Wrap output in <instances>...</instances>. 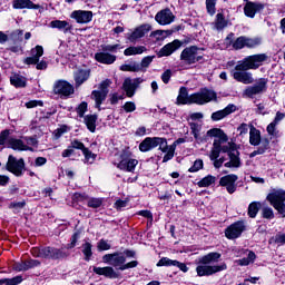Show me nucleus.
<instances>
[{
	"instance_id": "1",
	"label": "nucleus",
	"mask_w": 285,
	"mask_h": 285,
	"mask_svg": "<svg viewBox=\"0 0 285 285\" xmlns=\"http://www.w3.org/2000/svg\"><path fill=\"white\" fill-rule=\"evenodd\" d=\"M102 262L104 264H109V266H94L92 271L96 275H100L107 279H121V273L117 272V268H121L126 262V256L121 252L105 254L102 256Z\"/></svg>"
},
{
	"instance_id": "2",
	"label": "nucleus",
	"mask_w": 285,
	"mask_h": 285,
	"mask_svg": "<svg viewBox=\"0 0 285 285\" xmlns=\"http://www.w3.org/2000/svg\"><path fill=\"white\" fill-rule=\"evenodd\" d=\"M222 259V254L218 252H210L204 256H200L196 264V273L198 277H210L212 275H216V273H222V271H228V265L226 263H222L219 265H210L217 264Z\"/></svg>"
},
{
	"instance_id": "3",
	"label": "nucleus",
	"mask_w": 285,
	"mask_h": 285,
	"mask_svg": "<svg viewBox=\"0 0 285 285\" xmlns=\"http://www.w3.org/2000/svg\"><path fill=\"white\" fill-rule=\"evenodd\" d=\"M6 170L14 175V177H23V174L27 171L29 177H36L37 174L35 171L27 169L26 160L23 158H17L13 155L8 156V160L6 163Z\"/></svg>"
},
{
	"instance_id": "4",
	"label": "nucleus",
	"mask_w": 285,
	"mask_h": 285,
	"mask_svg": "<svg viewBox=\"0 0 285 285\" xmlns=\"http://www.w3.org/2000/svg\"><path fill=\"white\" fill-rule=\"evenodd\" d=\"M264 61H268V55L266 53L247 56L235 66V70H240L242 72L257 70Z\"/></svg>"
},
{
	"instance_id": "5",
	"label": "nucleus",
	"mask_w": 285,
	"mask_h": 285,
	"mask_svg": "<svg viewBox=\"0 0 285 285\" xmlns=\"http://www.w3.org/2000/svg\"><path fill=\"white\" fill-rule=\"evenodd\" d=\"M199 50L206 49L199 48L195 45L186 47L180 53V61H185L187 66H193L194 63H206L204 56L198 55Z\"/></svg>"
},
{
	"instance_id": "6",
	"label": "nucleus",
	"mask_w": 285,
	"mask_h": 285,
	"mask_svg": "<svg viewBox=\"0 0 285 285\" xmlns=\"http://www.w3.org/2000/svg\"><path fill=\"white\" fill-rule=\"evenodd\" d=\"M191 101L197 106H204L210 104V101H217V92L208 89V87L200 88L198 92L191 94Z\"/></svg>"
},
{
	"instance_id": "7",
	"label": "nucleus",
	"mask_w": 285,
	"mask_h": 285,
	"mask_svg": "<svg viewBox=\"0 0 285 285\" xmlns=\"http://www.w3.org/2000/svg\"><path fill=\"white\" fill-rule=\"evenodd\" d=\"M52 95H57L60 99H69L71 95H75V86L68 80H56L52 86Z\"/></svg>"
},
{
	"instance_id": "8",
	"label": "nucleus",
	"mask_w": 285,
	"mask_h": 285,
	"mask_svg": "<svg viewBox=\"0 0 285 285\" xmlns=\"http://www.w3.org/2000/svg\"><path fill=\"white\" fill-rule=\"evenodd\" d=\"M267 202L277 210L279 215L285 214V190L284 189H277L275 191L269 193L266 196Z\"/></svg>"
},
{
	"instance_id": "9",
	"label": "nucleus",
	"mask_w": 285,
	"mask_h": 285,
	"mask_svg": "<svg viewBox=\"0 0 285 285\" xmlns=\"http://www.w3.org/2000/svg\"><path fill=\"white\" fill-rule=\"evenodd\" d=\"M67 257H70V253L63 250V248L42 246V259L59 262L60 259H67Z\"/></svg>"
},
{
	"instance_id": "10",
	"label": "nucleus",
	"mask_w": 285,
	"mask_h": 285,
	"mask_svg": "<svg viewBox=\"0 0 285 285\" xmlns=\"http://www.w3.org/2000/svg\"><path fill=\"white\" fill-rule=\"evenodd\" d=\"M246 233V220H236L225 229L226 239H239Z\"/></svg>"
},
{
	"instance_id": "11",
	"label": "nucleus",
	"mask_w": 285,
	"mask_h": 285,
	"mask_svg": "<svg viewBox=\"0 0 285 285\" xmlns=\"http://www.w3.org/2000/svg\"><path fill=\"white\" fill-rule=\"evenodd\" d=\"M237 179H239V176H237V174L225 175L220 177L219 186L226 188L229 195H234V193H237Z\"/></svg>"
},
{
	"instance_id": "12",
	"label": "nucleus",
	"mask_w": 285,
	"mask_h": 285,
	"mask_svg": "<svg viewBox=\"0 0 285 285\" xmlns=\"http://www.w3.org/2000/svg\"><path fill=\"white\" fill-rule=\"evenodd\" d=\"M264 8H266L265 3L247 0L244 6V14L248 17V19H255V14H262Z\"/></svg>"
},
{
	"instance_id": "13",
	"label": "nucleus",
	"mask_w": 285,
	"mask_h": 285,
	"mask_svg": "<svg viewBox=\"0 0 285 285\" xmlns=\"http://www.w3.org/2000/svg\"><path fill=\"white\" fill-rule=\"evenodd\" d=\"M150 30H153V26L149 23H142L136 27L131 33H128L127 39L130 43H137V41H139V39H144Z\"/></svg>"
},
{
	"instance_id": "14",
	"label": "nucleus",
	"mask_w": 285,
	"mask_h": 285,
	"mask_svg": "<svg viewBox=\"0 0 285 285\" xmlns=\"http://www.w3.org/2000/svg\"><path fill=\"white\" fill-rule=\"evenodd\" d=\"M268 90V78H259L257 83L245 90L247 97H254V95H262Z\"/></svg>"
},
{
	"instance_id": "15",
	"label": "nucleus",
	"mask_w": 285,
	"mask_h": 285,
	"mask_svg": "<svg viewBox=\"0 0 285 285\" xmlns=\"http://www.w3.org/2000/svg\"><path fill=\"white\" fill-rule=\"evenodd\" d=\"M155 21H157L159 26H170V23L175 21V14H173L170 8H166L156 13Z\"/></svg>"
},
{
	"instance_id": "16",
	"label": "nucleus",
	"mask_w": 285,
	"mask_h": 285,
	"mask_svg": "<svg viewBox=\"0 0 285 285\" xmlns=\"http://www.w3.org/2000/svg\"><path fill=\"white\" fill-rule=\"evenodd\" d=\"M164 140L157 137H146L138 146L140 153H150L154 148H157Z\"/></svg>"
},
{
	"instance_id": "17",
	"label": "nucleus",
	"mask_w": 285,
	"mask_h": 285,
	"mask_svg": "<svg viewBox=\"0 0 285 285\" xmlns=\"http://www.w3.org/2000/svg\"><path fill=\"white\" fill-rule=\"evenodd\" d=\"M7 148H11V150H19L20 153H23V151L35 153V148L26 145L23 140L19 138H13V137L8 139Z\"/></svg>"
},
{
	"instance_id": "18",
	"label": "nucleus",
	"mask_w": 285,
	"mask_h": 285,
	"mask_svg": "<svg viewBox=\"0 0 285 285\" xmlns=\"http://www.w3.org/2000/svg\"><path fill=\"white\" fill-rule=\"evenodd\" d=\"M94 13L88 10H75L71 12L70 18L75 19L77 23H90L92 21Z\"/></svg>"
},
{
	"instance_id": "19",
	"label": "nucleus",
	"mask_w": 285,
	"mask_h": 285,
	"mask_svg": "<svg viewBox=\"0 0 285 285\" xmlns=\"http://www.w3.org/2000/svg\"><path fill=\"white\" fill-rule=\"evenodd\" d=\"M236 111L237 106H235L234 104H229L224 109L213 112L210 119L212 121H222V119H226L228 115H233V112Z\"/></svg>"
},
{
	"instance_id": "20",
	"label": "nucleus",
	"mask_w": 285,
	"mask_h": 285,
	"mask_svg": "<svg viewBox=\"0 0 285 285\" xmlns=\"http://www.w3.org/2000/svg\"><path fill=\"white\" fill-rule=\"evenodd\" d=\"M31 57L24 58L23 63H26V66H37L39 63V60L43 57V47L37 45L31 49Z\"/></svg>"
},
{
	"instance_id": "21",
	"label": "nucleus",
	"mask_w": 285,
	"mask_h": 285,
	"mask_svg": "<svg viewBox=\"0 0 285 285\" xmlns=\"http://www.w3.org/2000/svg\"><path fill=\"white\" fill-rule=\"evenodd\" d=\"M181 48V42L179 39H175L174 41L165 45L158 52V57H170L173 52L179 50Z\"/></svg>"
},
{
	"instance_id": "22",
	"label": "nucleus",
	"mask_w": 285,
	"mask_h": 285,
	"mask_svg": "<svg viewBox=\"0 0 285 285\" xmlns=\"http://www.w3.org/2000/svg\"><path fill=\"white\" fill-rule=\"evenodd\" d=\"M13 10H41L40 4H36L32 0H13Z\"/></svg>"
},
{
	"instance_id": "23",
	"label": "nucleus",
	"mask_w": 285,
	"mask_h": 285,
	"mask_svg": "<svg viewBox=\"0 0 285 285\" xmlns=\"http://www.w3.org/2000/svg\"><path fill=\"white\" fill-rule=\"evenodd\" d=\"M176 104L178 106H193V95L188 96V88L180 87Z\"/></svg>"
},
{
	"instance_id": "24",
	"label": "nucleus",
	"mask_w": 285,
	"mask_h": 285,
	"mask_svg": "<svg viewBox=\"0 0 285 285\" xmlns=\"http://www.w3.org/2000/svg\"><path fill=\"white\" fill-rule=\"evenodd\" d=\"M95 59L98 61V63H104L105 66H111V63H115L117 61V56L111 55L107 51H101L95 53Z\"/></svg>"
},
{
	"instance_id": "25",
	"label": "nucleus",
	"mask_w": 285,
	"mask_h": 285,
	"mask_svg": "<svg viewBox=\"0 0 285 285\" xmlns=\"http://www.w3.org/2000/svg\"><path fill=\"white\" fill-rule=\"evenodd\" d=\"M76 88L83 86L90 79V69H78L73 75Z\"/></svg>"
},
{
	"instance_id": "26",
	"label": "nucleus",
	"mask_w": 285,
	"mask_h": 285,
	"mask_svg": "<svg viewBox=\"0 0 285 285\" xmlns=\"http://www.w3.org/2000/svg\"><path fill=\"white\" fill-rule=\"evenodd\" d=\"M139 164V160L131 158L129 160H120L116 167L118 170H124L125 173H135V169L137 168V165Z\"/></svg>"
},
{
	"instance_id": "27",
	"label": "nucleus",
	"mask_w": 285,
	"mask_h": 285,
	"mask_svg": "<svg viewBox=\"0 0 285 285\" xmlns=\"http://www.w3.org/2000/svg\"><path fill=\"white\" fill-rule=\"evenodd\" d=\"M233 78L235 79V81H238L239 83H253V81H255V79H253V73L248 72V71H242V70H236L233 72Z\"/></svg>"
},
{
	"instance_id": "28",
	"label": "nucleus",
	"mask_w": 285,
	"mask_h": 285,
	"mask_svg": "<svg viewBox=\"0 0 285 285\" xmlns=\"http://www.w3.org/2000/svg\"><path fill=\"white\" fill-rule=\"evenodd\" d=\"M49 28L56 29V30H62L65 33L66 32H71L72 30V24L66 20H53L49 23Z\"/></svg>"
},
{
	"instance_id": "29",
	"label": "nucleus",
	"mask_w": 285,
	"mask_h": 285,
	"mask_svg": "<svg viewBox=\"0 0 285 285\" xmlns=\"http://www.w3.org/2000/svg\"><path fill=\"white\" fill-rule=\"evenodd\" d=\"M10 83L13 88H26L28 86V78L20 73H13L10 77Z\"/></svg>"
},
{
	"instance_id": "30",
	"label": "nucleus",
	"mask_w": 285,
	"mask_h": 285,
	"mask_svg": "<svg viewBox=\"0 0 285 285\" xmlns=\"http://www.w3.org/2000/svg\"><path fill=\"white\" fill-rule=\"evenodd\" d=\"M107 98H108V94H104L102 91H99V90L91 91V99L95 101V108H97V110L99 111H101V104H104Z\"/></svg>"
},
{
	"instance_id": "31",
	"label": "nucleus",
	"mask_w": 285,
	"mask_h": 285,
	"mask_svg": "<svg viewBox=\"0 0 285 285\" xmlns=\"http://www.w3.org/2000/svg\"><path fill=\"white\" fill-rule=\"evenodd\" d=\"M249 144L250 146H259V144H262V131L253 125L249 129Z\"/></svg>"
},
{
	"instance_id": "32",
	"label": "nucleus",
	"mask_w": 285,
	"mask_h": 285,
	"mask_svg": "<svg viewBox=\"0 0 285 285\" xmlns=\"http://www.w3.org/2000/svg\"><path fill=\"white\" fill-rule=\"evenodd\" d=\"M83 119H85V125H86L87 129L89 130V132H96L97 119H98L97 114L87 115L83 117Z\"/></svg>"
},
{
	"instance_id": "33",
	"label": "nucleus",
	"mask_w": 285,
	"mask_h": 285,
	"mask_svg": "<svg viewBox=\"0 0 285 285\" xmlns=\"http://www.w3.org/2000/svg\"><path fill=\"white\" fill-rule=\"evenodd\" d=\"M255 259H257V254H255L253 250H249L247 257L236 259L235 263L238 266H250V264H255Z\"/></svg>"
},
{
	"instance_id": "34",
	"label": "nucleus",
	"mask_w": 285,
	"mask_h": 285,
	"mask_svg": "<svg viewBox=\"0 0 285 285\" xmlns=\"http://www.w3.org/2000/svg\"><path fill=\"white\" fill-rule=\"evenodd\" d=\"M207 137H214L215 139H222V141H228V135L222 128H212L207 130Z\"/></svg>"
},
{
	"instance_id": "35",
	"label": "nucleus",
	"mask_w": 285,
	"mask_h": 285,
	"mask_svg": "<svg viewBox=\"0 0 285 285\" xmlns=\"http://www.w3.org/2000/svg\"><path fill=\"white\" fill-rule=\"evenodd\" d=\"M271 149V140L268 138H264L262 140V146H259L256 150H254L253 153L249 154L250 159H253V157H257V155H264V153H266V150Z\"/></svg>"
},
{
	"instance_id": "36",
	"label": "nucleus",
	"mask_w": 285,
	"mask_h": 285,
	"mask_svg": "<svg viewBox=\"0 0 285 285\" xmlns=\"http://www.w3.org/2000/svg\"><path fill=\"white\" fill-rule=\"evenodd\" d=\"M122 90L126 91V97L132 98L137 92V89L132 85V79L126 78L122 82Z\"/></svg>"
},
{
	"instance_id": "37",
	"label": "nucleus",
	"mask_w": 285,
	"mask_h": 285,
	"mask_svg": "<svg viewBox=\"0 0 285 285\" xmlns=\"http://www.w3.org/2000/svg\"><path fill=\"white\" fill-rule=\"evenodd\" d=\"M229 161L225 163V168H242V158L237 157L235 153L228 154Z\"/></svg>"
},
{
	"instance_id": "38",
	"label": "nucleus",
	"mask_w": 285,
	"mask_h": 285,
	"mask_svg": "<svg viewBox=\"0 0 285 285\" xmlns=\"http://www.w3.org/2000/svg\"><path fill=\"white\" fill-rule=\"evenodd\" d=\"M106 202V198L104 197H90L87 199V206L88 208H92L94 210H97L104 206V203Z\"/></svg>"
},
{
	"instance_id": "39",
	"label": "nucleus",
	"mask_w": 285,
	"mask_h": 285,
	"mask_svg": "<svg viewBox=\"0 0 285 285\" xmlns=\"http://www.w3.org/2000/svg\"><path fill=\"white\" fill-rule=\"evenodd\" d=\"M262 208V203L261 202H252L248 205L247 208V215L250 219H255L257 217V213H259V209Z\"/></svg>"
},
{
	"instance_id": "40",
	"label": "nucleus",
	"mask_w": 285,
	"mask_h": 285,
	"mask_svg": "<svg viewBox=\"0 0 285 285\" xmlns=\"http://www.w3.org/2000/svg\"><path fill=\"white\" fill-rule=\"evenodd\" d=\"M146 50H148V49L144 46L128 47L127 49H125L124 55H125V57H132L135 55H144V52H146Z\"/></svg>"
},
{
	"instance_id": "41",
	"label": "nucleus",
	"mask_w": 285,
	"mask_h": 285,
	"mask_svg": "<svg viewBox=\"0 0 285 285\" xmlns=\"http://www.w3.org/2000/svg\"><path fill=\"white\" fill-rule=\"evenodd\" d=\"M215 181H217V177L209 174V175L205 176L204 178H202L197 183V186H198V188H209V186H213V184H215Z\"/></svg>"
},
{
	"instance_id": "42",
	"label": "nucleus",
	"mask_w": 285,
	"mask_h": 285,
	"mask_svg": "<svg viewBox=\"0 0 285 285\" xmlns=\"http://www.w3.org/2000/svg\"><path fill=\"white\" fill-rule=\"evenodd\" d=\"M215 28L216 30H224V28H228V20H226L224 13L219 12L216 14Z\"/></svg>"
},
{
	"instance_id": "43",
	"label": "nucleus",
	"mask_w": 285,
	"mask_h": 285,
	"mask_svg": "<svg viewBox=\"0 0 285 285\" xmlns=\"http://www.w3.org/2000/svg\"><path fill=\"white\" fill-rule=\"evenodd\" d=\"M82 255L85 257V262H90L92 259V243L86 242L82 244Z\"/></svg>"
},
{
	"instance_id": "44",
	"label": "nucleus",
	"mask_w": 285,
	"mask_h": 285,
	"mask_svg": "<svg viewBox=\"0 0 285 285\" xmlns=\"http://www.w3.org/2000/svg\"><path fill=\"white\" fill-rule=\"evenodd\" d=\"M81 237V229H77L70 238V243L66 245L67 250H72L77 246V243L79 242Z\"/></svg>"
},
{
	"instance_id": "45",
	"label": "nucleus",
	"mask_w": 285,
	"mask_h": 285,
	"mask_svg": "<svg viewBox=\"0 0 285 285\" xmlns=\"http://www.w3.org/2000/svg\"><path fill=\"white\" fill-rule=\"evenodd\" d=\"M23 282V276L18 275L12 278H1L0 285H19Z\"/></svg>"
},
{
	"instance_id": "46",
	"label": "nucleus",
	"mask_w": 285,
	"mask_h": 285,
	"mask_svg": "<svg viewBox=\"0 0 285 285\" xmlns=\"http://www.w3.org/2000/svg\"><path fill=\"white\" fill-rule=\"evenodd\" d=\"M245 46L249 49L257 48V46H262V38H248L245 36Z\"/></svg>"
},
{
	"instance_id": "47",
	"label": "nucleus",
	"mask_w": 285,
	"mask_h": 285,
	"mask_svg": "<svg viewBox=\"0 0 285 285\" xmlns=\"http://www.w3.org/2000/svg\"><path fill=\"white\" fill-rule=\"evenodd\" d=\"M120 70H122V72H139L141 66L137 62H134L132 65L125 63L120 66Z\"/></svg>"
},
{
	"instance_id": "48",
	"label": "nucleus",
	"mask_w": 285,
	"mask_h": 285,
	"mask_svg": "<svg viewBox=\"0 0 285 285\" xmlns=\"http://www.w3.org/2000/svg\"><path fill=\"white\" fill-rule=\"evenodd\" d=\"M82 155L85 157V164H95L97 160V154L89 150L88 147L82 151Z\"/></svg>"
},
{
	"instance_id": "49",
	"label": "nucleus",
	"mask_w": 285,
	"mask_h": 285,
	"mask_svg": "<svg viewBox=\"0 0 285 285\" xmlns=\"http://www.w3.org/2000/svg\"><path fill=\"white\" fill-rule=\"evenodd\" d=\"M234 50H244L246 48V36H240L236 38V40L233 42Z\"/></svg>"
},
{
	"instance_id": "50",
	"label": "nucleus",
	"mask_w": 285,
	"mask_h": 285,
	"mask_svg": "<svg viewBox=\"0 0 285 285\" xmlns=\"http://www.w3.org/2000/svg\"><path fill=\"white\" fill-rule=\"evenodd\" d=\"M206 10H207V13L213 17L215 16V13L217 12V0H206Z\"/></svg>"
},
{
	"instance_id": "51",
	"label": "nucleus",
	"mask_w": 285,
	"mask_h": 285,
	"mask_svg": "<svg viewBox=\"0 0 285 285\" xmlns=\"http://www.w3.org/2000/svg\"><path fill=\"white\" fill-rule=\"evenodd\" d=\"M88 198H89L88 194L78 193V191L73 193V195L71 197L73 204H79L81 202H88Z\"/></svg>"
},
{
	"instance_id": "52",
	"label": "nucleus",
	"mask_w": 285,
	"mask_h": 285,
	"mask_svg": "<svg viewBox=\"0 0 285 285\" xmlns=\"http://www.w3.org/2000/svg\"><path fill=\"white\" fill-rule=\"evenodd\" d=\"M76 112L80 118L86 117V112H88V102L87 101L80 102L78 105V108H76Z\"/></svg>"
},
{
	"instance_id": "53",
	"label": "nucleus",
	"mask_w": 285,
	"mask_h": 285,
	"mask_svg": "<svg viewBox=\"0 0 285 285\" xmlns=\"http://www.w3.org/2000/svg\"><path fill=\"white\" fill-rule=\"evenodd\" d=\"M112 85V80H110V79H105V80H102L100 83H99V92H104L105 95H108V92H109V89L108 88H110V86Z\"/></svg>"
},
{
	"instance_id": "54",
	"label": "nucleus",
	"mask_w": 285,
	"mask_h": 285,
	"mask_svg": "<svg viewBox=\"0 0 285 285\" xmlns=\"http://www.w3.org/2000/svg\"><path fill=\"white\" fill-rule=\"evenodd\" d=\"M199 170H204L203 159H196L193 166L188 169V173H199Z\"/></svg>"
},
{
	"instance_id": "55",
	"label": "nucleus",
	"mask_w": 285,
	"mask_h": 285,
	"mask_svg": "<svg viewBox=\"0 0 285 285\" xmlns=\"http://www.w3.org/2000/svg\"><path fill=\"white\" fill-rule=\"evenodd\" d=\"M110 248H112V246L108 243V240L101 238L98 243H97V250L98 253H104V250H110Z\"/></svg>"
},
{
	"instance_id": "56",
	"label": "nucleus",
	"mask_w": 285,
	"mask_h": 285,
	"mask_svg": "<svg viewBox=\"0 0 285 285\" xmlns=\"http://www.w3.org/2000/svg\"><path fill=\"white\" fill-rule=\"evenodd\" d=\"M262 217L263 219H275V212H273V208L271 207H263Z\"/></svg>"
},
{
	"instance_id": "57",
	"label": "nucleus",
	"mask_w": 285,
	"mask_h": 285,
	"mask_svg": "<svg viewBox=\"0 0 285 285\" xmlns=\"http://www.w3.org/2000/svg\"><path fill=\"white\" fill-rule=\"evenodd\" d=\"M10 129H4L0 132V146L8 147V139H10Z\"/></svg>"
},
{
	"instance_id": "58",
	"label": "nucleus",
	"mask_w": 285,
	"mask_h": 285,
	"mask_svg": "<svg viewBox=\"0 0 285 285\" xmlns=\"http://www.w3.org/2000/svg\"><path fill=\"white\" fill-rule=\"evenodd\" d=\"M71 148L73 150H81V153H83V150H86L88 147H86V145L79 140V139H73L70 144Z\"/></svg>"
},
{
	"instance_id": "59",
	"label": "nucleus",
	"mask_w": 285,
	"mask_h": 285,
	"mask_svg": "<svg viewBox=\"0 0 285 285\" xmlns=\"http://www.w3.org/2000/svg\"><path fill=\"white\" fill-rule=\"evenodd\" d=\"M128 202H130V199L126 198L125 200H122L121 198H119L114 203V208L118 212L124 210V208L128 206Z\"/></svg>"
},
{
	"instance_id": "60",
	"label": "nucleus",
	"mask_w": 285,
	"mask_h": 285,
	"mask_svg": "<svg viewBox=\"0 0 285 285\" xmlns=\"http://www.w3.org/2000/svg\"><path fill=\"white\" fill-rule=\"evenodd\" d=\"M158 268H161V266H175V261L168 258V257H161L158 263L156 264Z\"/></svg>"
},
{
	"instance_id": "61",
	"label": "nucleus",
	"mask_w": 285,
	"mask_h": 285,
	"mask_svg": "<svg viewBox=\"0 0 285 285\" xmlns=\"http://www.w3.org/2000/svg\"><path fill=\"white\" fill-rule=\"evenodd\" d=\"M130 157H132V151H130V147H125L120 153V161H127L132 159Z\"/></svg>"
},
{
	"instance_id": "62",
	"label": "nucleus",
	"mask_w": 285,
	"mask_h": 285,
	"mask_svg": "<svg viewBox=\"0 0 285 285\" xmlns=\"http://www.w3.org/2000/svg\"><path fill=\"white\" fill-rule=\"evenodd\" d=\"M173 78V70L171 69H167L165 70L161 76H160V79L163 81V83H170V79Z\"/></svg>"
},
{
	"instance_id": "63",
	"label": "nucleus",
	"mask_w": 285,
	"mask_h": 285,
	"mask_svg": "<svg viewBox=\"0 0 285 285\" xmlns=\"http://www.w3.org/2000/svg\"><path fill=\"white\" fill-rule=\"evenodd\" d=\"M121 48V45L116 43V45H104L101 47L102 52H117V50Z\"/></svg>"
},
{
	"instance_id": "64",
	"label": "nucleus",
	"mask_w": 285,
	"mask_h": 285,
	"mask_svg": "<svg viewBox=\"0 0 285 285\" xmlns=\"http://www.w3.org/2000/svg\"><path fill=\"white\" fill-rule=\"evenodd\" d=\"M122 110H125V112H135L137 105L134 101H127L124 104Z\"/></svg>"
}]
</instances>
